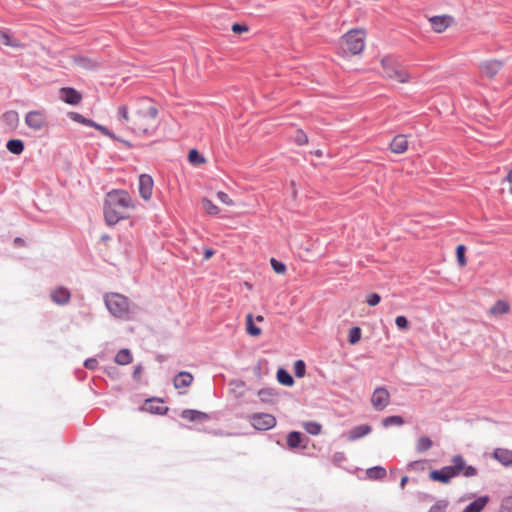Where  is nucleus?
Here are the masks:
<instances>
[{"label": "nucleus", "mask_w": 512, "mask_h": 512, "mask_svg": "<svg viewBox=\"0 0 512 512\" xmlns=\"http://www.w3.org/2000/svg\"><path fill=\"white\" fill-rule=\"evenodd\" d=\"M134 209L131 196L124 190H113L106 195L104 202V218L112 226L129 217Z\"/></svg>", "instance_id": "obj_1"}, {"label": "nucleus", "mask_w": 512, "mask_h": 512, "mask_svg": "<svg viewBox=\"0 0 512 512\" xmlns=\"http://www.w3.org/2000/svg\"><path fill=\"white\" fill-rule=\"evenodd\" d=\"M158 110L148 99L140 100L137 110L132 114L128 128L138 135H150L157 126Z\"/></svg>", "instance_id": "obj_2"}, {"label": "nucleus", "mask_w": 512, "mask_h": 512, "mask_svg": "<svg viewBox=\"0 0 512 512\" xmlns=\"http://www.w3.org/2000/svg\"><path fill=\"white\" fill-rule=\"evenodd\" d=\"M451 465L444 466L439 470L430 472V479L447 484L452 478L462 474L465 477H473L477 474V469L471 465H467L461 455H455L451 459Z\"/></svg>", "instance_id": "obj_3"}, {"label": "nucleus", "mask_w": 512, "mask_h": 512, "mask_svg": "<svg viewBox=\"0 0 512 512\" xmlns=\"http://www.w3.org/2000/svg\"><path fill=\"white\" fill-rule=\"evenodd\" d=\"M104 303L109 313L121 320L133 319L138 311V307L126 296L115 292L106 293Z\"/></svg>", "instance_id": "obj_4"}, {"label": "nucleus", "mask_w": 512, "mask_h": 512, "mask_svg": "<svg viewBox=\"0 0 512 512\" xmlns=\"http://www.w3.org/2000/svg\"><path fill=\"white\" fill-rule=\"evenodd\" d=\"M365 38L366 33L363 29H352L342 37L340 48L345 54H359L365 47Z\"/></svg>", "instance_id": "obj_5"}, {"label": "nucleus", "mask_w": 512, "mask_h": 512, "mask_svg": "<svg viewBox=\"0 0 512 512\" xmlns=\"http://www.w3.org/2000/svg\"><path fill=\"white\" fill-rule=\"evenodd\" d=\"M381 64L386 78L399 83H406L410 80L409 73L391 58H383Z\"/></svg>", "instance_id": "obj_6"}, {"label": "nucleus", "mask_w": 512, "mask_h": 512, "mask_svg": "<svg viewBox=\"0 0 512 512\" xmlns=\"http://www.w3.org/2000/svg\"><path fill=\"white\" fill-rule=\"evenodd\" d=\"M250 423L255 429L266 431L276 425V418L268 413H255L250 417Z\"/></svg>", "instance_id": "obj_7"}, {"label": "nucleus", "mask_w": 512, "mask_h": 512, "mask_svg": "<svg viewBox=\"0 0 512 512\" xmlns=\"http://www.w3.org/2000/svg\"><path fill=\"white\" fill-rule=\"evenodd\" d=\"M390 401V394L385 387H377L371 396V403L376 410H384Z\"/></svg>", "instance_id": "obj_8"}, {"label": "nucleus", "mask_w": 512, "mask_h": 512, "mask_svg": "<svg viewBox=\"0 0 512 512\" xmlns=\"http://www.w3.org/2000/svg\"><path fill=\"white\" fill-rule=\"evenodd\" d=\"M25 123L29 128L39 131L46 126V116L40 110L30 111L25 116Z\"/></svg>", "instance_id": "obj_9"}, {"label": "nucleus", "mask_w": 512, "mask_h": 512, "mask_svg": "<svg viewBox=\"0 0 512 512\" xmlns=\"http://www.w3.org/2000/svg\"><path fill=\"white\" fill-rule=\"evenodd\" d=\"M429 22L436 33H441L454 23V18L449 15H438L430 17Z\"/></svg>", "instance_id": "obj_10"}, {"label": "nucleus", "mask_w": 512, "mask_h": 512, "mask_svg": "<svg viewBox=\"0 0 512 512\" xmlns=\"http://www.w3.org/2000/svg\"><path fill=\"white\" fill-rule=\"evenodd\" d=\"M154 181L148 174L139 176V193L144 200H149L152 196Z\"/></svg>", "instance_id": "obj_11"}, {"label": "nucleus", "mask_w": 512, "mask_h": 512, "mask_svg": "<svg viewBox=\"0 0 512 512\" xmlns=\"http://www.w3.org/2000/svg\"><path fill=\"white\" fill-rule=\"evenodd\" d=\"M51 300L57 305H66L71 298L70 291L65 287H57L50 294Z\"/></svg>", "instance_id": "obj_12"}, {"label": "nucleus", "mask_w": 512, "mask_h": 512, "mask_svg": "<svg viewBox=\"0 0 512 512\" xmlns=\"http://www.w3.org/2000/svg\"><path fill=\"white\" fill-rule=\"evenodd\" d=\"M61 99L70 105H77L80 103L82 96L74 88L65 87L60 90Z\"/></svg>", "instance_id": "obj_13"}, {"label": "nucleus", "mask_w": 512, "mask_h": 512, "mask_svg": "<svg viewBox=\"0 0 512 512\" xmlns=\"http://www.w3.org/2000/svg\"><path fill=\"white\" fill-rule=\"evenodd\" d=\"M502 62L497 60H489L482 62L480 65V69L482 73L488 77L495 76L502 68Z\"/></svg>", "instance_id": "obj_14"}, {"label": "nucleus", "mask_w": 512, "mask_h": 512, "mask_svg": "<svg viewBox=\"0 0 512 512\" xmlns=\"http://www.w3.org/2000/svg\"><path fill=\"white\" fill-rule=\"evenodd\" d=\"M372 431V428L370 425L362 424L353 427L347 434V439L349 441H355L358 440L368 434Z\"/></svg>", "instance_id": "obj_15"}, {"label": "nucleus", "mask_w": 512, "mask_h": 512, "mask_svg": "<svg viewBox=\"0 0 512 512\" xmlns=\"http://www.w3.org/2000/svg\"><path fill=\"white\" fill-rule=\"evenodd\" d=\"M193 375L187 371L179 372L173 379V384L176 389L187 388L192 384Z\"/></svg>", "instance_id": "obj_16"}, {"label": "nucleus", "mask_w": 512, "mask_h": 512, "mask_svg": "<svg viewBox=\"0 0 512 512\" xmlns=\"http://www.w3.org/2000/svg\"><path fill=\"white\" fill-rule=\"evenodd\" d=\"M391 151L396 154H402L408 149V141L405 135H397L390 143Z\"/></svg>", "instance_id": "obj_17"}, {"label": "nucleus", "mask_w": 512, "mask_h": 512, "mask_svg": "<svg viewBox=\"0 0 512 512\" xmlns=\"http://www.w3.org/2000/svg\"><path fill=\"white\" fill-rule=\"evenodd\" d=\"M489 501L488 496H480L471 502L462 512H481Z\"/></svg>", "instance_id": "obj_18"}, {"label": "nucleus", "mask_w": 512, "mask_h": 512, "mask_svg": "<svg viewBox=\"0 0 512 512\" xmlns=\"http://www.w3.org/2000/svg\"><path fill=\"white\" fill-rule=\"evenodd\" d=\"M494 457L497 459L500 463L508 466L512 464V451L507 449H496L494 451Z\"/></svg>", "instance_id": "obj_19"}, {"label": "nucleus", "mask_w": 512, "mask_h": 512, "mask_svg": "<svg viewBox=\"0 0 512 512\" xmlns=\"http://www.w3.org/2000/svg\"><path fill=\"white\" fill-rule=\"evenodd\" d=\"M181 417L189 421L205 420L207 415L198 410L186 409L181 413Z\"/></svg>", "instance_id": "obj_20"}, {"label": "nucleus", "mask_w": 512, "mask_h": 512, "mask_svg": "<svg viewBox=\"0 0 512 512\" xmlns=\"http://www.w3.org/2000/svg\"><path fill=\"white\" fill-rule=\"evenodd\" d=\"M3 121L10 129H15L19 123V115L16 111H7L3 115Z\"/></svg>", "instance_id": "obj_21"}, {"label": "nucleus", "mask_w": 512, "mask_h": 512, "mask_svg": "<svg viewBox=\"0 0 512 512\" xmlns=\"http://www.w3.org/2000/svg\"><path fill=\"white\" fill-rule=\"evenodd\" d=\"M118 365H127L132 362V354L129 349H121L115 356Z\"/></svg>", "instance_id": "obj_22"}, {"label": "nucleus", "mask_w": 512, "mask_h": 512, "mask_svg": "<svg viewBox=\"0 0 512 512\" xmlns=\"http://www.w3.org/2000/svg\"><path fill=\"white\" fill-rule=\"evenodd\" d=\"M6 148L8 149L9 152H11L15 155H19L24 150V143L22 140L12 139L7 142Z\"/></svg>", "instance_id": "obj_23"}, {"label": "nucleus", "mask_w": 512, "mask_h": 512, "mask_svg": "<svg viewBox=\"0 0 512 512\" xmlns=\"http://www.w3.org/2000/svg\"><path fill=\"white\" fill-rule=\"evenodd\" d=\"M509 304L506 301L498 300L489 310L492 315H502L509 311Z\"/></svg>", "instance_id": "obj_24"}, {"label": "nucleus", "mask_w": 512, "mask_h": 512, "mask_svg": "<svg viewBox=\"0 0 512 512\" xmlns=\"http://www.w3.org/2000/svg\"><path fill=\"white\" fill-rule=\"evenodd\" d=\"M117 117L122 125H124V124H128V126L131 125L132 115L130 116L126 105H121L118 107Z\"/></svg>", "instance_id": "obj_25"}, {"label": "nucleus", "mask_w": 512, "mask_h": 512, "mask_svg": "<svg viewBox=\"0 0 512 512\" xmlns=\"http://www.w3.org/2000/svg\"><path fill=\"white\" fill-rule=\"evenodd\" d=\"M277 380L285 386H292L294 383L293 377L283 368L277 371Z\"/></svg>", "instance_id": "obj_26"}, {"label": "nucleus", "mask_w": 512, "mask_h": 512, "mask_svg": "<svg viewBox=\"0 0 512 512\" xmlns=\"http://www.w3.org/2000/svg\"><path fill=\"white\" fill-rule=\"evenodd\" d=\"M246 330L247 333L251 336H259L261 334V329L254 325L252 314L246 315Z\"/></svg>", "instance_id": "obj_27"}, {"label": "nucleus", "mask_w": 512, "mask_h": 512, "mask_svg": "<svg viewBox=\"0 0 512 512\" xmlns=\"http://www.w3.org/2000/svg\"><path fill=\"white\" fill-rule=\"evenodd\" d=\"M302 441V434L297 431H292L287 436V445L290 448H297Z\"/></svg>", "instance_id": "obj_28"}, {"label": "nucleus", "mask_w": 512, "mask_h": 512, "mask_svg": "<svg viewBox=\"0 0 512 512\" xmlns=\"http://www.w3.org/2000/svg\"><path fill=\"white\" fill-rule=\"evenodd\" d=\"M367 476L370 479H382L386 476V470L381 466H375L367 470Z\"/></svg>", "instance_id": "obj_29"}, {"label": "nucleus", "mask_w": 512, "mask_h": 512, "mask_svg": "<svg viewBox=\"0 0 512 512\" xmlns=\"http://www.w3.org/2000/svg\"><path fill=\"white\" fill-rule=\"evenodd\" d=\"M403 424H404L403 418L398 415L389 416L382 420V425L385 428H388L390 426H402Z\"/></svg>", "instance_id": "obj_30"}, {"label": "nucleus", "mask_w": 512, "mask_h": 512, "mask_svg": "<svg viewBox=\"0 0 512 512\" xmlns=\"http://www.w3.org/2000/svg\"><path fill=\"white\" fill-rule=\"evenodd\" d=\"M69 117L77 122V123H80V124H83L85 126H89V127H93L94 126V121L91 120V119H87L85 118L83 115L77 113V112H71L69 113Z\"/></svg>", "instance_id": "obj_31"}, {"label": "nucleus", "mask_w": 512, "mask_h": 512, "mask_svg": "<svg viewBox=\"0 0 512 512\" xmlns=\"http://www.w3.org/2000/svg\"><path fill=\"white\" fill-rule=\"evenodd\" d=\"M202 205L205 212L209 215H217L219 213V208L208 198L202 199Z\"/></svg>", "instance_id": "obj_32"}, {"label": "nucleus", "mask_w": 512, "mask_h": 512, "mask_svg": "<svg viewBox=\"0 0 512 512\" xmlns=\"http://www.w3.org/2000/svg\"><path fill=\"white\" fill-rule=\"evenodd\" d=\"M147 410L155 414H164L168 408L161 406L159 401L150 400L147 404Z\"/></svg>", "instance_id": "obj_33"}, {"label": "nucleus", "mask_w": 512, "mask_h": 512, "mask_svg": "<svg viewBox=\"0 0 512 512\" xmlns=\"http://www.w3.org/2000/svg\"><path fill=\"white\" fill-rule=\"evenodd\" d=\"M431 447H432V441L430 440V438H428L426 436L420 437L416 444V449L420 453L429 450Z\"/></svg>", "instance_id": "obj_34"}, {"label": "nucleus", "mask_w": 512, "mask_h": 512, "mask_svg": "<svg viewBox=\"0 0 512 512\" xmlns=\"http://www.w3.org/2000/svg\"><path fill=\"white\" fill-rule=\"evenodd\" d=\"M303 427L311 435H318L321 432V425L314 421L305 422Z\"/></svg>", "instance_id": "obj_35"}, {"label": "nucleus", "mask_w": 512, "mask_h": 512, "mask_svg": "<svg viewBox=\"0 0 512 512\" xmlns=\"http://www.w3.org/2000/svg\"><path fill=\"white\" fill-rule=\"evenodd\" d=\"M0 44L10 46V47H19L20 44L17 40L12 39L7 33L0 30Z\"/></svg>", "instance_id": "obj_36"}, {"label": "nucleus", "mask_w": 512, "mask_h": 512, "mask_svg": "<svg viewBox=\"0 0 512 512\" xmlns=\"http://www.w3.org/2000/svg\"><path fill=\"white\" fill-rule=\"evenodd\" d=\"M188 159L191 163L197 164V165L205 162L204 157L202 155H200V153L195 149H191L189 151Z\"/></svg>", "instance_id": "obj_37"}, {"label": "nucleus", "mask_w": 512, "mask_h": 512, "mask_svg": "<svg viewBox=\"0 0 512 512\" xmlns=\"http://www.w3.org/2000/svg\"><path fill=\"white\" fill-rule=\"evenodd\" d=\"M361 339V329L359 327H353L349 331V343L354 345Z\"/></svg>", "instance_id": "obj_38"}, {"label": "nucleus", "mask_w": 512, "mask_h": 512, "mask_svg": "<svg viewBox=\"0 0 512 512\" xmlns=\"http://www.w3.org/2000/svg\"><path fill=\"white\" fill-rule=\"evenodd\" d=\"M93 128H95L96 130L101 132L103 135H105L113 140H119L118 137L113 132H111L107 127H105L103 125H100L95 122Z\"/></svg>", "instance_id": "obj_39"}, {"label": "nucleus", "mask_w": 512, "mask_h": 512, "mask_svg": "<svg viewBox=\"0 0 512 512\" xmlns=\"http://www.w3.org/2000/svg\"><path fill=\"white\" fill-rule=\"evenodd\" d=\"M456 256H457V261H458L459 265L462 267L465 266L466 258H465V246L464 245H459L457 247Z\"/></svg>", "instance_id": "obj_40"}, {"label": "nucleus", "mask_w": 512, "mask_h": 512, "mask_svg": "<svg viewBox=\"0 0 512 512\" xmlns=\"http://www.w3.org/2000/svg\"><path fill=\"white\" fill-rule=\"evenodd\" d=\"M306 366L304 361L297 360L294 364V372L297 377H303L305 375Z\"/></svg>", "instance_id": "obj_41"}, {"label": "nucleus", "mask_w": 512, "mask_h": 512, "mask_svg": "<svg viewBox=\"0 0 512 512\" xmlns=\"http://www.w3.org/2000/svg\"><path fill=\"white\" fill-rule=\"evenodd\" d=\"M270 262H271V266H272L273 270L276 273L282 274L286 271V266L282 262H279L274 258H272Z\"/></svg>", "instance_id": "obj_42"}, {"label": "nucleus", "mask_w": 512, "mask_h": 512, "mask_svg": "<svg viewBox=\"0 0 512 512\" xmlns=\"http://www.w3.org/2000/svg\"><path fill=\"white\" fill-rule=\"evenodd\" d=\"M447 502L445 500L437 501L429 510V512H445L447 508Z\"/></svg>", "instance_id": "obj_43"}, {"label": "nucleus", "mask_w": 512, "mask_h": 512, "mask_svg": "<svg viewBox=\"0 0 512 512\" xmlns=\"http://www.w3.org/2000/svg\"><path fill=\"white\" fill-rule=\"evenodd\" d=\"M294 141L298 145H304L308 142V137L302 130H298L294 136Z\"/></svg>", "instance_id": "obj_44"}, {"label": "nucleus", "mask_w": 512, "mask_h": 512, "mask_svg": "<svg viewBox=\"0 0 512 512\" xmlns=\"http://www.w3.org/2000/svg\"><path fill=\"white\" fill-rule=\"evenodd\" d=\"M396 326L401 330H406L408 328L409 322L405 316H397L395 319Z\"/></svg>", "instance_id": "obj_45"}, {"label": "nucleus", "mask_w": 512, "mask_h": 512, "mask_svg": "<svg viewBox=\"0 0 512 512\" xmlns=\"http://www.w3.org/2000/svg\"><path fill=\"white\" fill-rule=\"evenodd\" d=\"M381 300V297L379 294L377 293H371L367 296L366 298V303L370 306H376L377 304H379Z\"/></svg>", "instance_id": "obj_46"}, {"label": "nucleus", "mask_w": 512, "mask_h": 512, "mask_svg": "<svg viewBox=\"0 0 512 512\" xmlns=\"http://www.w3.org/2000/svg\"><path fill=\"white\" fill-rule=\"evenodd\" d=\"M501 508L505 512H512V493L503 499Z\"/></svg>", "instance_id": "obj_47"}, {"label": "nucleus", "mask_w": 512, "mask_h": 512, "mask_svg": "<svg viewBox=\"0 0 512 512\" xmlns=\"http://www.w3.org/2000/svg\"><path fill=\"white\" fill-rule=\"evenodd\" d=\"M217 198L219 199V201H221L222 203H224L228 206H232L234 204L233 200L225 192H222V191L218 192Z\"/></svg>", "instance_id": "obj_48"}, {"label": "nucleus", "mask_w": 512, "mask_h": 512, "mask_svg": "<svg viewBox=\"0 0 512 512\" xmlns=\"http://www.w3.org/2000/svg\"><path fill=\"white\" fill-rule=\"evenodd\" d=\"M232 31L234 33L240 34L242 32L248 31V27L244 24L235 23L232 25Z\"/></svg>", "instance_id": "obj_49"}, {"label": "nucleus", "mask_w": 512, "mask_h": 512, "mask_svg": "<svg viewBox=\"0 0 512 512\" xmlns=\"http://www.w3.org/2000/svg\"><path fill=\"white\" fill-rule=\"evenodd\" d=\"M80 66L84 67V68H92L94 67L93 64H91L90 60L84 58V57H79L75 60Z\"/></svg>", "instance_id": "obj_50"}, {"label": "nucleus", "mask_w": 512, "mask_h": 512, "mask_svg": "<svg viewBox=\"0 0 512 512\" xmlns=\"http://www.w3.org/2000/svg\"><path fill=\"white\" fill-rule=\"evenodd\" d=\"M97 364L98 362L94 358H89L84 362L85 367L88 369H95Z\"/></svg>", "instance_id": "obj_51"}, {"label": "nucleus", "mask_w": 512, "mask_h": 512, "mask_svg": "<svg viewBox=\"0 0 512 512\" xmlns=\"http://www.w3.org/2000/svg\"><path fill=\"white\" fill-rule=\"evenodd\" d=\"M142 372H143V367L141 365L135 366L134 371H133V377L137 380L140 379Z\"/></svg>", "instance_id": "obj_52"}, {"label": "nucleus", "mask_w": 512, "mask_h": 512, "mask_svg": "<svg viewBox=\"0 0 512 512\" xmlns=\"http://www.w3.org/2000/svg\"><path fill=\"white\" fill-rule=\"evenodd\" d=\"M345 459V456H344V453L342 452H336L334 455H333V460L334 462H341Z\"/></svg>", "instance_id": "obj_53"}, {"label": "nucleus", "mask_w": 512, "mask_h": 512, "mask_svg": "<svg viewBox=\"0 0 512 512\" xmlns=\"http://www.w3.org/2000/svg\"><path fill=\"white\" fill-rule=\"evenodd\" d=\"M506 180L508 181V183L510 184L509 186V191L510 193L512 194V170H510L506 176Z\"/></svg>", "instance_id": "obj_54"}, {"label": "nucleus", "mask_w": 512, "mask_h": 512, "mask_svg": "<svg viewBox=\"0 0 512 512\" xmlns=\"http://www.w3.org/2000/svg\"><path fill=\"white\" fill-rule=\"evenodd\" d=\"M214 254V251L211 250V249H206L205 250V253H204V256H205V259H209L212 255Z\"/></svg>", "instance_id": "obj_55"}, {"label": "nucleus", "mask_w": 512, "mask_h": 512, "mask_svg": "<svg viewBox=\"0 0 512 512\" xmlns=\"http://www.w3.org/2000/svg\"><path fill=\"white\" fill-rule=\"evenodd\" d=\"M407 482H408V477L407 476H403L401 478V481H400L401 488H404Z\"/></svg>", "instance_id": "obj_56"}, {"label": "nucleus", "mask_w": 512, "mask_h": 512, "mask_svg": "<svg viewBox=\"0 0 512 512\" xmlns=\"http://www.w3.org/2000/svg\"><path fill=\"white\" fill-rule=\"evenodd\" d=\"M314 155H316L317 157H321L323 155V152L321 150H316L313 152Z\"/></svg>", "instance_id": "obj_57"}, {"label": "nucleus", "mask_w": 512, "mask_h": 512, "mask_svg": "<svg viewBox=\"0 0 512 512\" xmlns=\"http://www.w3.org/2000/svg\"><path fill=\"white\" fill-rule=\"evenodd\" d=\"M263 320H264V317H263L262 315H258V316L256 317V321H257V322H262Z\"/></svg>", "instance_id": "obj_58"}]
</instances>
